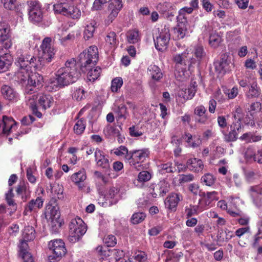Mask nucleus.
Returning <instances> with one entry per match:
<instances>
[{"instance_id": "f257e3e1", "label": "nucleus", "mask_w": 262, "mask_h": 262, "mask_svg": "<svg viewBox=\"0 0 262 262\" xmlns=\"http://www.w3.org/2000/svg\"><path fill=\"white\" fill-rule=\"evenodd\" d=\"M79 66L74 59L65 63V66L60 68L56 72V77L50 78L47 85L48 91H54L76 81L81 76Z\"/></svg>"}, {"instance_id": "f03ea898", "label": "nucleus", "mask_w": 262, "mask_h": 262, "mask_svg": "<svg viewBox=\"0 0 262 262\" xmlns=\"http://www.w3.org/2000/svg\"><path fill=\"white\" fill-rule=\"evenodd\" d=\"M76 0H55L53 9L55 13L62 14L67 17L79 19L81 12L75 4Z\"/></svg>"}, {"instance_id": "7ed1b4c3", "label": "nucleus", "mask_w": 262, "mask_h": 262, "mask_svg": "<svg viewBox=\"0 0 262 262\" xmlns=\"http://www.w3.org/2000/svg\"><path fill=\"white\" fill-rule=\"evenodd\" d=\"M98 60V51L97 47L93 46L84 50L79 55V61L77 63L79 66V70L84 72L87 67L90 68L95 65Z\"/></svg>"}, {"instance_id": "20e7f679", "label": "nucleus", "mask_w": 262, "mask_h": 262, "mask_svg": "<svg viewBox=\"0 0 262 262\" xmlns=\"http://www.w3.org/2000/svg\"><path fill=\"white\" fill-rule=\"evenodd\" d=\"M69 239L71 242L78 241L86 231V226L83 220L76 217L71 220L69 224Z\"/></svg>"}, {"instance_id": "39448f33", "label": "nucleus", "mask_w": 262, "mask_h": 262, "mask_svg": "<svg viewBox=\"0 0 262 262\" xmlns=\"http://www.w3.org/2000/svg\"><path fill=\"white\" fill-rule=\"evenodd\" d=\"M16 61L17 66L26 68L29 66L37 70H40L47 63L41 58V57L36 58L34 56H31L27 54L26 56L20 55V56H18Z\"/></svg>"}, {"instance_id": "423d86ee", "label": "nucleus", "mask_w": 262, "mask_h": 262, "mask_svg": "<svg viewBox=\"0 0 262 262\" xmlns=\"http://www.w3.org/2000/svg\"><path fill=\"white\" fill-rule=\"evenodd\" d=\"M184 52L181 54H177L173 57V60L176 63V71L174 73L176 78L180 81L184 78V71L187 65V61H189V53ZM188 64L190 63H188Z\"/></svg>"}, {"instance_id": "0eeeda50", "label": "nucleus", "mask_w": 262, "mask_h": 262, "mask_svg": "<svg viewBox=\"0 0 262 262\" xmlns=\"http://www.w3.org/2000/svg\"><path fill=\"white\" fill-rule=\"evenodd\" d=\"M149 154L147 149L130 151L128 162L133 168L140 170L142 167V163L148 157Z\"/></svg>"}, {"instance_id": "6e6552de", "label": "nucleus", "mask_w": 262, "mask_h": 262, "mask_svg": "<svg viewBox=\"0 0 262 262\" xmlns=\"http://www.w3.org/2000/svg\"><path fill=\"white\" fill-rule=\"evenodd\" d=\"M48 247L52 251V254L49 256L51 262L59 260L66 253L64 243L60 239L51 241L49 243Z\"/></svg>"}, {"instance_id": "1a4fd4ad", "label": "nucleus", "mask_w": 262, "mask_h": 262, "mask_svg": "<svg viewBox=\"0 0 262 262\" xmlns=\"http://www.w3.org/2000/svg\"><path fill=\"white\" fill-rule=\"evenodd\" d=\"M170 34L168 28L164 27L154 36L155 48L160 51H164L167 48Z\"/></svg>"}, {"instance_id": "9d476101", "label": "nucleus", "mask_w": 262, "mask_h": 262, "mask_svg": "<svg viewBox=\"0 0 262 262\" xmlns=\"http://www.w3.org/2000/svg\"><path fill=\"white\" fill-rule=\"evenodd\" d=\"M45 215L46 219L51 222L52 230L54 232H57V225L58 227L60 226L58 221L60 215L58 208L51 205H48L46 208Z\"/></svg>"}, {"instance_id": "9b49d317", "label": "nucleus", "mask_w": 262, "mask_h": 262, "mask_svg": "<svg viewBox=\"0 0 262 262\" xmlns=\"http://www.w3.org/2000/svg\"><path fill=\"white\" fill-rule=\"evenodd\" d=\"M42 50L41 58L47 63L52 61L55 54V50L51 44V39L50 37L45 38L40 46Z\"/></svg>"}, {"instance_id": "f8f14e48", "label": "nucleus", "mask_w": 262, "mask_h": 262, "mask_svg": "<svg viewBox=\"0 0 262 262\" xmlns=\"http://www.w3.org/2000/svg\"><path fill=\"white\" fill-rule=\"evenodd\" d=\"M170 185L165 180L160 181L157 184L152 185L150 188V192L154 198L163 196L169 191Z\"/></svg>"}, {"instance_id": "ddd939ff", "label": "nucleus", "mask_w": 262, "mask_h": 262, "mask_svg": "<svg viewBox=\"0 0 262 262\" xmlns=\"http://www.w3.org/2000/svg\"><path fill=\"white\" fill-rule=\"evenodd\" d=\"M13 62V57L8 50L0 47V73L7 71Z\"/></svg>"}, {"instance_id": "4468645a", "label": "nucleus", "mask_w": 262, "mask_h": 262, "mask_svg": "<svg viewBox=\"0 0 262 262\" xmlns=\"http://www.w3.org/2000/svg\"><path fill=\"white\" fill-rule=\"evenodd\" d=\"M43 82V77L37 73L30 74L28 79L27 84L25 90V92L29 94L31 91H33L34 89L38 86H42Z\"/></svg>"}, {"instance_id": "2eb2a0df", "label": "nucleus", "mask_w": 262, "mask_h": 262, "mask_svg": "<svg viewBox=\"0 0 262 262\" xmlns=\"http://www.w3.org/2000/svg\"><path fill=\"white\" fill-rule=\"evenodd\" d=\"M29 18L34 23L40 22L42 18V12L41 5L38 2L34 1L31 4L29 11Z\"/></svg>"}, {"instance_id": "dca6fc26", "label": "nucleus", "mask_w": 262, "mask_h": 262, "mask_svg": "<svg viewBox=\"0 0 262 262\" xmlns=\"http://www.w3.org/2000/svg\"><path fill=\"white\" fill-rule=\"evenodd\" d=\"M230 57L226 54H223L221 60L214 63L215 71L221 75H224L230 71Z\"/></svg>"}, {"instance_id": "f3484780", "label": "nucleus", "mask_w": 262, "mask_h": 262, "mask_svg": "<svg viewBox=\"0 0 262 262\" xmlns=\"http://www.w3.org/2000/svg\"><path fill=\"white\" fill-rule=\"evenodd\" d=\"M16 127V122L12 117L4 116L3 119H0V130L4 134L9 135Z\"/></svg>"}, {"instance_id": "a211bd4d", "label": "nucleus", "mask_w": 262, "mask_h": 262, "mask_svg": "<svg viewBox=\"0 0 262 262\" xmlns=\"http://www.w3.org/2000/svg\"><path fill=\"white\" fill-rule=\"evenodd\" d=\"M87 176L85 169L81 168L78 171L74 173L71 176V181L78 187L79 190H82L85 187L84 181Z\"/></svg>"}, {"instance_id": "6ab92c4d", "label": "nucleus", "mask_w": 262, "mask_h": 262, "mask_svg": "<svg viewBox=\"0 0 262 262\" xmlns=\"http://www.w3.org/2000/svg\"><path fill=\"white\" fill-rule=\"evenodd\" d=\"M45 199L41 196H38L36 199H32L28 202L25 207L24 213L27 215L32 212L42 207Z\"/></svg>"}, {"instance_id": "aec40b11", "label": "nucleus", "mask_w": 262, "mask_h": 262, "mask_svg": "<svg viewBox=\"0 0 262 262\" xmlns=\"http://www.w3.org/2000/svg\"><path fill=\"white\" fill-rule=\"evenodd\" d=\"M95 162L97 166L107 169L110 167L108 157L104 153L98 148L95 150Z\"/></svg>"}, {"instance_id": "412c9836", "label": "nucleus", "mask_w": 262, "mask_h": 262, "mask_svg": "<svg viewBox=\"0 0 262 262\" xmlns=\"http://www.w3.org/2000/svg\"><path fill=\"white\" fill-rule=\"evenodd\" d=\"M0 33V43L3 45L5 50H8L12 46L11 32L9 26Z\"/></svg>"}, {"instance_id": "4be33fe9", "label": "nucleus", "mask_w": 262, "mask_h": 262, "mask_svg": "<svg viewBox=\"0 0 262 262\" xmlns=\"http://www.w3.org/2000/svg\"><path fill=\"white\" fill-rule=\"evenodd\" d=\"M183 200L182 195L178 193H171L166 198L165 204L167 207L170 209H175L179 202Z\"/></svg>"}, {"instance_id": "5701e85b", "label": "nucleus", "mask_w": 262, "mask_h": 262, "mask_svg": "<svg viewBox=\"0 0 262 262\" xmlns=\"http://www.w3.org/2000/svg\"><path fill=\"white\" fill-rule=\"evenodd\" d=\"M194 114L197 116L195 122L202 124L208 123L209 119L208 115L206 113V110L203 105L196 106L194 109Z\"/></svg>"}, {"instance_id": "b1692460", "label": "nucleus", "mask_w": 262, "mask_h": 262, "mask_svg": "<svg viewBox=\"0 0 262 262\" xmlns=\"http://www.w3.org/2000/svg\"><path fill=\"white\" fill-rule=\"evenodd\" d=\"M106 201H108L110 205L116 204L121 198L119 191L117 188H110L105 194Z\"/></svg>"}, {"instance_id": "393cba45", "label": "nucleus", "mask_w": 262, "mask_h": 262, "mask_svg": "<svg viewBox=\"0 0 262 262\" xmlns=\"http://www.w3.org/2000/svg\"><path fill=\"white\" fill-rule=\"evenodd\" d=\"M229 134H225L224 139L227 142L235 141L237 138L238 134L242 130V125L239 123H232L230 126Z\"/></svg>"}, {"instance_id": "a878e982", "label": "nucleus", "mask_w": 262, "mask_h": 262, "mask_svg": "<svg viewBox=\"0 0 262 262\" xmlns=\"http://www.w3.org/2000/svg\"><path fill=\"white\" fill-rule=\"evenodd\" d=\"M192 52L195 55L196 59L193 58L191 56H189V61H188V63H190L189 64V69H190V68L197 61L200 62L205 55V53L203 47L200 45H198L194 47Z\"/></svg>"}, {"instance_id": "bb28decb", "label": "nucleus", "mask_w": 262, "mask_h": 262, "mask_svg": "<svg viewBox=\"0 0 262 262\" xmlns=\"http://www.w3.org/2000/svg\"><path fill=\"white\" fill-rule=\"evenodd\" d=\"M126 39L128 43L135 44L141 40V35L137 29L129 30L126 33Z\"/></svg>"}, {"instance_id": "cd10ccee", "label": "nucleus", "mask_w": 262, "mask_h": 262, "mask_svg": "<svg viewBox=\"0 0 262 262\" xmlns=\"http://www.w3.org/2000/svg\"><path fill=\"white\" fill-rule=\"evenodd\" d=\"M1 93L3 97L9 101L15 100L17 98V93L10 86L5 85L1 88Z\"/></svg>"}, {"instance_id": "c85d7f7f", "label": "nucleus", "mask_w": 262, "mask_h": 262, "mask_svg": "<svg viewBox=\"0 0 262 262\" xmlns=\"http://www.w3.org/2000/svg\"><path fill=\"white\" fill-rule=\"evenodd\" d=\"M187 167L192 171L199 172L203 170L204 165L201 160L194 158L189 159L186 163Z\"/></svg>"}, {"instance_id": "c756f323", "label": "nucleus", "mask_w": 262, "mask_h": 262, "mask_svg": "<svg viewBox=\"0 0 262 262\" xmlns=\"http://www.w3.org/2000/svg\"><path fill=\"white\" fill-rule=\"evenodd\" d=\"M196 83L195 81L191 82L189 88L185 91L182 90L179 92V95L182 96L184 100L191 99L194 96L196 91Z\"/></svg>"}, {"instance_id": "7c9ffc66", "label": "nucleus", "mask_w": 262, "mask_h": 262, "mask_svg": "<svg viewBox=\"0 0 262 262\" xmlns=\"http://www.w3.org/2000/svg\"><path fill=\"white\" fill-rule=\"evenodd\" d=\"M261 94V90L256 81H253L249 86L246 95L248 98H258Z\"/></svg>"}, {"instance_id": "2f4dec72", "label": "nucleus", "mask_w": 262, "mask_h": 262, "mask_svg": "<svg viewBox=\"0 0 262 262\" xmlns=\"http://www.w3.org/2000/svg\"><path fill=\"white\" fill-rule=\"evenodd\" d=\"M113 110L118 120H125L129 115L127 111V107L123 104H121L118 106H115Z\"/></svg>"}, {"instance_id": "473e14b6", "label": "nucleus", "mask_w": 262, "mask_h": 262, "mask_svg": "<svg viewBox=\"0 0 262 262\" xmlns=\"http://www.w3.org/2000/svg\"><path fill=\"white\" fill-rule=\"evenodd\" d=\"M96 27L97 23L94 20L90 21L86 25L83 33L84 38L86 40H88L93 36Z\"/></svg>"}, {"instance_id": "72a5a7b5", "label": "nucleus", "mask_w": 262, "mask_h": 262, "mask_svg": "<svg viewBox=\"0 0 262 262\" xmlns=\"http://www.w3.org/2000/svg\"><path fill=\"white\" fill-rule=\"evenodd\" d=\"M72 96L77 101H81L86 97V91L82 86H75L72 88Z\"/></svg>"}, {"instance_id": "f704fd0d", "label": "nucleus", "mask_w": 262, "mask_h": 262, "mask_svg": "<svg viewBox=\"0 0 262 262\" xmlns=\"http://www.w3.org/2000/svg\"><path fill=\"white\" fill-rule=\"evenodd\" d=\"M27 99V104L31 108L33 112L35 114L36 116L38 118H41L42 114L37 110L36 100L37 96L36 94L29 95L26 97Z\"/></svg>"}, {"instance_id": "c9c22d12", "label": "nucleus", "mask_w": 262, "mask_h": 262, "mask_svg": "<svg viewBox=\"0 0 262 262\" xmlns=\"http://www.w3.org/2000/svg\"><path fill=\"white\" fill-rule=\"evenodd\" d=\"M148 72L149 74L151 76L152 79L159 81L162 78L163 74L160 68L155 65H150L148 68Z\"/></svg>"}, {"instance_id": "e433bc0d", "label": "nucleus", "mask_w": 262, "mask_h": 262, "mask_svg": "<svg viewBox=\"0 0 262 262\" xmlns=\"http://www.w3.org/2000/svg\"><path fill=\"white\" fill-rule=\"evenodd\" d=\"M38 102L42 108L46 110L53 104V99L49 95H42L39 97Z\"/></svg>"}, {"instance_id": "4c0bfd02", "label": "nucleus", "mask_w": 262, "mask_h": 262, "mask_svg": "<svg viewBox=\"0 0 262 262\" xmlns=\"http://www.w3.org/2000/svg\"><path fill=\"white\" fill-rule=\"evenodd\" d=\"M89 67H87L84 73L85 72L86 70H89L87 74V79L90 81L94 82L100 76L101 71V68L98 67H97L94 69H89Z\"/></svg>"}, {"instance_id": "58836bf2", "label": "nucleus", "mask_w": 262, "mask_h": 262, "mask_svg": "<svg viewBox=\"0 0 262 262\" xmlns=\"http://www.w3.org/2000/svg\"><path fill=\"white\" fill-rule=\"evenodd\" d=\"M114 154L119 157L123 158L125 161L128 162L129 157V151L128 149L124 146H120L119 147L114 149Z\"/></svg>"}, {"instance_id": "ea45409f", "label": "nucleus", "mask_w": 262, "mask_h": 262, "mask_svg": "<svg viewBox=\"0 0 262 262\" xmlns=\"http://www.w3.org/2000/svg\"><path fill=\"white\" fill-rule=\"evenodd\" d=\"M217 194V192L215 191L207 192L206 194H204L202 201L204 202L206 206H209L212 201L219 199Z\"/></svg>"}, {"instance_id": "a19ab883", "label": "nucleus", "mask_w": 262, "mask_h": 262, "mask_svg": "<svg viewBox=\"0 0 262 262\" xmlns=\"http://www.w3.org/2000/svg\"><path fill=\"white\" fill-rule=\"evenodd\" d=\"M247 158L251 159L253 157V160L259 163H262V150H258L256 154L253 155V151L251 149H247L245 154Z\"/></svg>"}, {"instance_id": "79ce46f5", "label": "nucleus", "mask_w": 262, "mask_h": 262, "mask_svg": "<svg viewBox=\"0 0 262 262\" xmlns=\"http://www.w3.org/2000/svg\"><path fill=\"white\" fill-rule=\"evenodd\" d=\"M23 239L27 241L33 240L35 238V230L32 226H28L23 231Z\"/></svg>"}, {"instance_id": "37998d69", "label": "nucleus", "mask_w": 262, "mask_h": 262, "mask_svg": "<svg viewBox=\"0 0 262 262\" xmlns=\"http://www.w3.org/2000/svg\"><path fill=\"white\" fill-rule=\"evenodd\" d=\"M240 138L248 142H255L260 141L261 139V137L258 135L248 133L243 134Z\"/></svg>"}, {"instance_id": "c03bdc74", "label": "nucleus", "mask_w": 262, "mask_h": 262, "mask_svg": "<svg viewBox=\"0 0 262 262\" xmlns=\"http://www.w3.org/2000/svg\"><path fill=\"white\" fill-rule=\"evenodd\" d=\"M187 31V29L185 24L182 22L180 23L177 27L175 28L174 33L178 38H183L185 36Z\"/></svg>"}, {"instance_id": "a18cd8bd", "label": "nucleus", "mask_w": 262, "mask_h": 262, "mask_svg": "<svg viewBox=\"0 0 262 262\" xmlns=\"http://www.w3.org/2000/svg\"><path fill=\"white\" fill-rule=\"evenodd\" d=\"M20 70L17 73L16 76L18 81L21 83H24L26 81H28L30 74L28 72V69H25V67H21Z\"/></svg>"}, {"instance_id": "49530a36", "label": "nucleus", "mask_w": 262, "mask_h": 262, "mask_svg": "<svg viewBox=\"0 0 262 262\" xmlns=\"http://www.w3.org/2000/svg\"><path fill=\"white\" fill-rule=\"evenodd\" d=\"M222 41L221 37L216 33H212L210 35L209 43L213 48L219 47Z\"/></svg>"}, {"instance_id": "de8ad7c7", "label": "nucleus", "mask_w": 262, "mask_h": 262, "mask_svg": "<svg viewBox=\"0 0 262 262\" xmlns=\"http://www.w3.org/2000/svg\"><path fill=\"white\" fill-rule=\"evenodd\" d=\"M233 114L235 119L233 123H239L241 124V120L244 116L242 108L239 106H236Z\"/></svg>"}, {"instance_id": "09e8293b", "label": "nucleus", "mask_w": 262, "mask_h": 262, "mask_svg": "<svg viewBox=\"0 0 262 262\" xmlns=\"http://www.w3.org/2000/svg\"><path fill=\"white\" fill-rule=\"evenodd\" d=\"M146 217V214L142 212H136L133 214L131 222L134 224H138L143 222Z\"/></svg>"}, {"instance_id": "8fccbe9b", "label": "nucleus", "mask_w": 262, "mask_h": 262, "mask_svg": "<svg viewBox=\"0 0 262 262\" xmlns=\"http://www.w3.org/2000/svg\"><path fill=\"white\" fill-rule=\"evenodd\" d=\"M85 128V123L82 119L77 121L74 126V131L75 134L80 135L83 133Z\"/></svg>"}, {"instance_id": "3c124183", "label": "nucleus", "mask_w": 262, "mask_h": 262, "mask_svg": "<svg viewBox=\"0 0 262 262\" xmlns=\"http://www.w3.org/2000/svg\"><path fill=\"white\" fill-rule=\"evenodd\" d=\"M200 211L199 206L190 205L189 207L186 208L185 212L187 217L189 218L193 215H197Z\"/></svg>"}, {"instance_id": "603ef678", "label": "nucleus", "mask_w": 262, "mask_h": 262, "mask_svg": "<svg viewBox=\"0 0 262 262\" xmlns=\"http://www.w3.org/2000/svg\"><path fill=\"white\" fill-rule=\"evenodd\" d=\"M104 133L108 136H119L120 132L117 128L111 125L106 126L104 129Z\"/></svg>"}, {"instance_id": "864d4df0", "label": "nucleus", "mask_w": 262, "mask_h": 262, "mask_svg": "<svg viewBox=\"0 0 262 262\" xmlns=\"http://www.w3.org/2000/svg\"><path fill=\"white\" fill-rule=\"evenodd\" d=\"M224 94L230 99L235 98L238 94V90L237 86H234L231 89L225 88L223 90Z\"/></svg>"}, {"instance_id": "5fc2aeb1", "label": "nucleus", "mask_w": 262, "mask_h": 262, "mask_svg": "<svg viewBox=\"0 0 262 262\" xmlns=\"http://www.w3.org/2000/svg\"><path fill=\"white\" fill-rule=\"evenodd\" d=\"M123 84L122 79L120 77H117L112 81L111 90L113 92H117Z\"/></svg>"}, {"instance_id": "6e6d98bb", "label": "nucleus", "mask_w": 262, "mask_h": 262, "mask_svg": "<svg viewBox=\"0 0 262 262\" xmlns=\"http://www.w3.org/2000/svg\"><path fill=\"white\" fill-rule=\"evenodd\" d=\"M215 178L210 173H206L202 176L201 181L206 185L210 186L212 185L215 182Z\"/></svg>"}, {"instance_id": "4d7b16f0", "label": "nucleus", "mask_w": 262, "mask_h": 262, "mask_svg": "<svg viewBox=\"0 0 262 262\" xmlns=\"http://www.w3.org/2000/svg\"><path fill=\"white\" fill-rule=\"evenodd\" d=\"M160 169L161 173L173 172L176 171L174 167L172 166V163L169 162L161 165Z\"/></svg>"}, {"instance_id": "13d9d810", "label": "nucleus", "mask_w": 262, "mask_h": 262, "mask_svg": "<svg viewBox=\"0 0 262 262\" xmlns=\"http://www.w3.org/2000/svg\"><path fill=\"white\" fill-rule=\"evenodd\" d=\"M110 11V13L107 16V17L105 20V24L106 25H109L111 24L114 19L117 16L119 11H118L117 10H108Z\"/></svg>"}, {"instance_id": "bf43d9fd", "label": "nucleus", "mask_w": 262, "mask_h": 262, "mask_svg": "<svg viewBox=\"0 0 262 262\" xmlns=\"http://www.w3.org/2000/svg\"><path fill=\"white\" fill-rule=\"evenodd\" d=\"M151 178V174L147 171L140 172L138 176V181L140 182H146L148 181Z\"/></svg>"}, {"instance_id": "052dcab7", "label": "nucleus", "mask_w": 262, "mask_h": 262, "mask_svg": "<svg viewBox=\"0 0 262 262\" xmlns=\"http://www.w3.org/2000/svg\"><path fill=\"white\" fill-rule=\"evenodd\" d=\"M52 191L53 195L56 196L58 199L62 200L63 198V188L61 186H54L52 188Z\"/></svg>"}, {"instance_id": "680f3d73", "label": "nucleus", "mask_w": 262, "mask_h": 262, "mask_svg": "<svg viewBox=\"0 0 262 262\" xmlns=\"http://www.w3.org/2000/svg\"><path fill=\"white\" fill-rule=\"evenodd\" d=\"M26 190V197L25 200H27L28 198L30 196V191L28 188L27 186H25L24 183H20L17 185L16 191L18 194H21L23 192H25Z\"/></svg>"}, {"instance_id": "e2e57ef3", "label": "nucleus", "mask_w": 262, "mask_h": 262, "mask_svg": "<svg viewBox=\"0 0 262 262\" xmlns=\"http://www.w3.org/2000/svg\"><path fill=\"white\" fill-rule=\"evenodd\" d=\"M250 191L252 197H257L262 193V184L251 186Z\"/></svg>"}, {"instance_id": "0e129e2a", "label": "nucleus", "mask_w": 262, "mask_h": 262, "mask_svg": "<svg viewBox=\"0 0 262 262\" xmlns=\"http://www.w3.org/2000/svg\"><path fill=\"white\" fill-rule=\"evenodd\" d=\"M122 4L121 0H114L108 6V10H115L120 11L122 8Z\"/></svg>"}, {"instance_id": "69168bd1", "label": "nucleus", "mask_w": 262, "mask_h": 262, "mask_svg": "<svg viewBox=\"0 0 262 262\" xmlns=\"http://www.w3.org/2000/svg\"><path fill=\"white\" fill-rule=\"evenodd\" d=\"M4 7L8 10H14L16 6L17 0H1Z\"/></svg>"}, {"instance_id": "338daca9", "label": "nucleus", "mask_w": 262, "mask_h": 262, "mask_svg": "<svg viewBox=\"0 0 262 262\" xmlns=\"http://www.w3.org/2000/svg\"><path fill=\"white\" fill-rule=\"evenodd\" d=\"M106 43L111 46H115L116 44V35L114 32L108 33L105 38Z\"/></svg>"}, {"instance_id": "774afa93", "label": "nucleus", "mask_w": 262, "mask_h": 262, "mask_svg": "<svg viewBox=\"0 0 262 262\" xmlns=\"http://www.w3.org/2000/svg\"><path fill=\"white\" fill-rule=\"evenodd\" d=\"M104 242L107 247H113L117 243L116 237L113 235H108L105 237Z\"/></svg>"}]
</instances>
